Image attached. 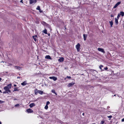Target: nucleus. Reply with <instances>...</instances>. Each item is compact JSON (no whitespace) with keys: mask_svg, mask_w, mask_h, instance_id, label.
<instances>
[{"mask_svg":"<svg viewBox=\"0 0 124 124\" xmlns=\"http://www.w3.org/2000/svg\"><path fill=\"white\" fill-rule=\"evenodd\" d=\"M14 86L15 87V86H16V85H15V84L14 85Z\"/></svg>","mask_w":124,"mask_h":124,"instance_id":"obj_44","label":"nucleus"},{"mask_svg":"<svg viewBox=\"0 0 124 124\" xmlns=\"http://www.w3.org/2000/svg\"><path fill=\"white\" fill-rule=\"evenodd\" d=\"M115 96H116V94H115V95H112V96H113V97Z\"/></svg>","mask_w":124,"mask_h":124,"instance_id":"obj_47","label":"nucleus"},{"mask_svg":"<svg viewBox=\"0 0 124 124\" xmlns=\"http://www.w3.org/2000/svg\"><path fill=\"white\" fill-rule=\"evenodd\" d=\"M27 84V81H24L23 83H21V85H22L24 86L26 85Z\"/></svg>","mask_w":124,"mask_h":124,"instance_id":"obj_13","label":"nucleus"},{"mask_svg":"<svg viewBox=\"0 0 124 124\" xmlns=\"http://www.w3.org/2000/svg\"><path fill=\"white\" fill-rule=\"evenodd\" d=\"M67 78H68V79H70L71 78V77H70V76H67Z\"/></svg>","mask_w":124,"mask_h":124,"instance_id":"obj_37","label":"nucleus"},{"mask_svg":"<svg viewBox=\"0 0 124 124\" xmlns=\"http://www.w3.org/2000/svg\"><path fill=\"white\" fill-rule=\"evenodd\" d=\"M32 38L34 39V40L35 41H36V38H37V36L36 35H35L34 36H33Z\"/></svg>","mask_w":124,"mask_h":124,"instance_id":"obj_17","label":"nucleus"},{"mask_svg":"<svg viewBox=\"0 0 124 124\" xmlns=\"http://www.w3.org/2000/svg\"><path fill=\"white\" fill-rule=\"evenodd\" d=\"M8 93V92H6V91H4V92H3V93Z\"/></svg>","mask_w":124,"mask_h":124,"instance_id":"obj_38","label":"nucleus"},{"mask_svg":"<svg viewBox=\"0 0 124 124\" xmlns=\"http://www.w3.org/2000/svg\"><path fill=\"white\" fill-rule=\"evenodd\" d=\"M121 121H122V122H124V118H123V119H122Z\"/></svg>","mask_w":124,"mask_h":124,"instance_id":"obj_40","label":"nucleus"},{"mask_svg":"<svg viewBox=\"0 0 124 124\" xmlns=\"http://www.w3.org/2000/svg\"><path fill=\"white\" fill-rule=\"evenodd\" d=\"M36 1V0H30V4H31L33 3H35Z\"/></svg>","mask_w":124,"mask_h":124,"instance_id":"obj_6","label":"nucleus"},{"mask_svg":"<svg viewBox=\"0 0 124 124\" xmlns=\"http://www.w3.org/2000/svg\"><path fill=\"white\" fill-rule=\"evenodd\" d=\"M75 84V83L72 82V83H69L68 85V87H70L71 86H73Z\"/></svg>","mask_w":124,"mask_h":124,"instance_id":"obj_8","label":"nucleus"},{"mask_svg":"<svg viewBox=\"0 0 124 124\" xmlns=\"http://www.w3.org/2000/svg\"><path fill=\"white\" fill-rule=\"evenodd\" d=\"M50 35V34H48V35Z\"/></svg>","mask_w":124,"mask_h":124,"instance_id":"obj_54","label":"nucleus"},{"mask_svg":"<svg viewBox=\"0 0 124 124\" xmlns=\"http://www.w3.org/2000/svg\"><path fill=\"white\" fill-rule=\"evenodd\" d=\"M108 117L109 118H110V119H109V120H110V118L112 117V116L110 115L109 116H108Z\"/></svg>","mask_w":124,"mask_h":124,"instance_id":"obj_31","label":"nucleus"},{"mask_svg":"<svg viewBox=\"0 0 124 124\" xmlns=\"http://www.w3.org/2000/svg\"><path fill=\"white\" fill-rule=\"evenodd\" d=\"M108 69V68L107 67H106L105 68H104L103 69H104V70H107Z\"/></svg>","mask_w":124,"mask_h":124,"instance_id":"obj_32","label":"nucleus"},{"mask_svg":"<svg viewBox=\"0 0 124 124\" xmlns=\"http://www.w3.org/2000/svg\"><path fill=\"white\" fill-rule=\"evenodd\" d=\"M80 44L78 43L76 46V48L77 49V51H78L80 50Z\"/></svg>","mask_w":124,"mask_h":124,"instance_id":"obj_3","label":"nucleus"},{"mask_svg":"<svg viewBox=\"0 0 124 124\" xmlns=\"http://www.w3.org/2000/svg\"><path fill=\"white\" fill-rule=\"evenodd\" d=\"M15 68L18 70H21V68L19 66H15Z\"/></svg>","mask_w":124,"mask_h":124,"instance_id":"obj_15","label":"nucleus"},{"mask_svg":"<svg viewBox=\"0 0 124 124\" xmlns=\"http://www.w3.org/2000/svg\"><path fill=\"white\" fill-rule=\"evenodd\" d=\"M103 67V66L102 65H100V66L99 67V68L101 70V71H103L104 70V69H102V68Z\"/></svg>","mask_w":124,"mask_h":124,"instance_id":"obj_18","label":"nucleus"},{"mask_svg":"<svg viewBox=\"0 0 124 124\" xmlns=\"http://www.w3.org/2000/svg\"><path fill=\"white\" fill-rule=\"evenodd\" d=\"M120 97H121V98H122V97L121 96H119V98H120Z\"/></svg>","mask_w":124,"mask_h":124,"instance_id":"obj_51","label":"nucleus"},{"mask_svg":"<svg viewBox=\"0 0 124 124\" xmlns=\"http://www.w3.org/2000/svg\"><path fill=\"white\" fill-rule=\"evenodd\" d=\"M49 78L50 79H53L54 81H55L57 80V78L54 76L49 77Z\"/></svg>","mask_w":124,"mask_h":124,"instance_id":"obj_4","label":"nucleus"},{"mask_svg":"<svg viewBox=\"0 0 124 124\" xmlns=\"http://www.w3.org/2000/svg\"><path fill=\"white\" fill-rule=\"evenodd\" d=\"M120 15H121L122 17L124 16V12L123 11H121L120 12Z\"/></svg>","mask_w":124,"mask_h":124,"instance_id":"obj_20","label":"nucleus"},{"mask_svg":"<svg viewBox=\"0 0 124 124\" xmlns=\"http://www.w3.org/2000/svg\"><path fill=\"white\" fill-rule=\"evenodd\" d=\"M0 124H1V122H0Z\"/></svg>","mask_w":124,"mask_h":124,"instance_id":"obj_50","label":"nucleus"},{"mask_svg":"<svg viewBox=\"0 0 124 124\" xmlns=\"http://www.w3.org/2000/svg\"><path fill=\"white\" fill-rule=\"evenodd\" d=\"M82 115L83 116L84 115V113H83L82 114Z\"/></svg>","mask_w":124,"mask_h":124,"instance_id":"obj_46","label":"nucleus"},{"mask_svg":"<svg viewBox=\"0 0 124 124\" xmlns=\"http://www.w3.org/2000/svg\"><path fill=\"white\" fill-rule=\"evenodd\" d=\"M115 23L116 25H117L118 24V19L116 18H115Z\"/></svg>","mask_w":124,"mask_h":124,"instance_id":"obj_19","label":"nucleus"},{"mask_svg":"<svg viewBox=\"0 0 124 124\" xmlns=\"http://www.w3.org/2000/svg\"><path fill=\"white\" fill-rule=\"evenodd\" d=\"M17 100V99H14V101H15V100Z\"/></svg>","mask_w":124,"mask_h":124,"instance_id":"obj_45","label":"nucleus"},{"mask_svg":"<svg viewBox=\"0 0 124 124\" xmlns=\"http://www.w3.org/2000/svg\"><path fill=\"white\" fill-rule=\"evenodd\" d=\"M111 17H114V16L112 15H111Z\"/></svg>","mask_w":124,"mask_h":124,"instance_id":"obj_41","label":"nucleus"},{"mask_svg":"<svg viewBox=\"0 0 124 124\" xmlns=\"http://www.w3.org/2000/svg\"><path fill=\"white\" fill-rule=\"evenodd\" d=\"M120 14H118L117 16V19H119V17H120Z\"/></svg>","mask_w":124,"mask_h":124,"instance_id":"obj_26","label":"nucleus"},{"mask_svg":"<svg viewBox=\"0 0 124 124\" xmlns=\"http://www.w3.org/2000/svg\"><path fill=\"white\" fill-rule=\"evenodd\" d=\"M1 78H0V81L1 80Z\"/></svg>","mask_w":124,"mask_h":124,"instance_id":"obj_48","label":"nucleus"},{"mask_svg":"<svg viewBox=\"0 0 124 124\" xmlns=\"http://www.w3.org/2000/svg\"><path fill=\"white\" fill-rule=\"evenodd\" d=\"M87 34H84L83 35V38L84 40H85L86 39V38H87Z\"/></svg>","mask_w":124,"mask_h":124,"instance_id":"obj_14","label":"nucleus"},{"mask_svg":"<svg viewBox=\"0 0 124 124\" xmlns=\"http://www.w3.org/2000/svg\"><path fill=\"white\" fill-rule=\"evenodd\" d=\"M49 103L50 102L49 101H48L47 102L46 105H48Z\"/></svg>","mask_w":124,"mask_h":124,"instance_id":"obj_35","label":"nucleus"},{"mask_svg":"<svg viewBox=\"0 0 124 124\" xmlns=\"http://www.w3.org/2000/svg\"><path fill=\"white\" fill-rule=\"evenodd\" d=\"M20 2L23 3V0H21L20 1Z\"/></svg>","mask_w":124,"mask_h":124,"instance_id":"obj_42","label":"nucleus"},{"mask_svg":"<svg viewBox=\"0 0 124 124\" xmlns=\"http://www.w3.org/2000/svg\"><path fill=\"white\" fill-rule=\"evenodd\" d=\"M45 58L47 59H51V58L50 56L49 55H46L45 57Z\"/></svg>","mask_w":124,"mask_h":124,"instance_id":"obj_16","label":"nucleus"},{"mask_svg":"<svg viewBox=\"0 0 124 124\" xmlns=\"http://www.w3.org/2000/svg\"><path fill=\"white\" fill-rule=\"evenodd\" d=\"M12 84H10L8 85H7L5 86L6 87H7V88H8L9 89H10L11 88V86Z\"/></svg>","mask_w":124,"mask_h":124,"instance_id":"obj_11","label":"nucleus"},{"mask_svg":"<svg viewBox=\"0 0 124 124\" xmlns=\"http://www.w3.org/2000/svg\"><path fill=\"white\" fill-rule=\"evenodd\" d=\"M51 92L54 93V94H56V95H57V94L55 92V90H52L51 91Z\"/></svg>","mask_w":124,"mask_h":124,"instance_id":"obj_23","label":"nucleus"},{"mask_svg":"<svg viewBox=\"0 0 124 124\" xmlns=\"http://www.w3.org/2000/svg\"><path fill=\"white\" fill-rule=\"evenodd\" d=\"M84 75V74H81V75Z\"/></svg>","mask_w":124,"mask_h":124,"instance_id":"obj_53","label":"nucleus"},{"mask_svg":"<svg viewBox=\"0 0 124 124\" xmlns=\"http://www.w3.org/2000/svg\"><path fill=\"white\" fill-rule=\"evenodd\" d=\"M43 93V91L40 90H38L37 89H35L34 90V93L36 95H37L39 93L40 94H42Z\"/></svg>","mask_w":124,"mask_h":124,"instance_id":"obj_1","label":"nucleus"},{"mask_svg":"<svg viewBox=\"0 0 124 124\" xmlns=\"http://www.w3.org/2000/svg\"><path fill=\"white\" fill-rule=\"evenodd\" d=\"M117 95V96H118V97L119 96V95Z\"/></svg>","mask_w":124,"mask_h":124,"instance_id":"obj_52","label":"nucleus"},{"mask_svg":"<svg viewBox=\"0 0 124 124\" xmlns=\"http://www.w3.org/2000/svg\"><path fill=\"white\" fill-rule=\"evenodd\" d=\"M26 111L28 113H31L33 112V111L30 108L26 110Z\"/></svg>","mask_w":124,"mask_h":124,"instance_id":"obj_7","label":"nucleus"},{"mask_svg":"<svg viewBox=\"0 0 124 124\" xmlns=\"http://www.w3.org/2000/svg\"><path fill=\"white\" fill-rule=\"evenodd\" d=\"M44 33L46 34H47V30L45 29L44 31H43Z\"/></svg>","mask_w":124,"mask_h":124,"instance_id":"obj_25","label":"nucleus"},{"mask_svg":"<svg viewBox=\"0 0 124 124\" xmlns=\"http://www.w3.org/2000/svg\"><path fill=\"white\" fill-rule=\"evenodd\" d=\"M42 24L46 26H49V25L46 23L44 21H43L41 22Z\"/></svg>","mask_w":124,"mask_h":124,"instance_id":"obj_10","label":"nucleus"},{"mask_svg":"<svg viewBox=\"0 0 124 124\" xmlns=\"http://www.w3.org/2000/svg\"><path fill=\"white\" fill-rule=\"evenodd\" d=\"M20 78V77H17V79H18V78Z\"/></svg>","mask_w":124,"mask_h":124,"instance_id":"obj_43","label":"nucleus"},{"mask_svg":"<svg viewBox=\"0 0 124 124\" xmlns=\"http://www.w3.org/2000/svg\"><path fill=\"white\" fill-rule=\"evenodd\" d=\"M40 7L39 6H38L37 7V8H36V9L38 10H40Z\"/></svg>","mask_w":124,"mask_h":124,"instance_id":"obj_27","label":"nucleus"},{"mask_svg":"<svg viewBox=\"0 0 124 124\" xmlns=\"http://www.w3.org/2000/svg\"><path fill=\"white\" fill-rule=\"evenodd\" d=\"M7 87H4V89L6 91V92H8L7 93H8V92L9 93H10L11 92V91L9 90L10 89H9L8 88H7Z\"/></svg>","mask_w":124,"mask_h":124,"instance_id":"obj_2","label":"nucleus"},{"mask_svg":"<svg viewBox=\"0 0 124 124\" xmlns=\"http://www.w3.org/2000/svg\"><path fill=\"white\" fill-rule=\"evenodd\" d=\"M64 60V58L63 57H61L60 58L58 59V61L59 62H62Z\"/></svg>","mask_w":124,"mask_h":124,"instance_id":"obj_9","label":"nucleus"},{"mask_svg":"<svg viewBox=\"0 0 124 124\" xmlns=\"http://www.w3.org/2000/svg\"><path fill=\"white\" fill-rule=\"evenodd\" d=\"M109 22L110 23V25H111V26L112 27V25L113 24V22L112 21H109Z\"/></svg>","mask_w":124,"mask_h":124,"instance_id":"obj_22","label":"nucleus"},{"mask_svg":"<svg viewBox=\"0 0 124 124\" xmlns=\"http://www.w3.org/2000/svg\"><path fill=\"white\" fill-rule=\"evenodd\" d=\"M98 50L99 51L103 53H105L104 49L103 48H98Z\"/></svg>","mask_w":124,"mask_h":124,"instance_id":"obj_5","label":"nucleus"},{"mask_svg":"<svg viewBox=\"0 0 124 124\" xmlns=\"http://www.w3.org/2000/svg\"><path fill=\"white\" fill-rule=\"evenodd\" d=\"M39 10V12H40V13H42L43 12V11H42L41 10V9H40V10Z\"/></svg>","mask_w":124,"mask_h":124,"instance_id":"obj_39","label":"nucleus"},{"mask_svg":"<svg viewBox=\"0 0 124 124\" xmlns=\"http://www.w3.org/2000/svg\"><path fill=\"white\" fill-rule=\"evenodd\" d=\"M48 105H46L45 107V109H48Z\"/></svg>","mask_w":124,"mask_h":124,"instance_id":"obj_28","label":"nucleus"},{"mask_svg":"<svg viewBox=\"0 0 124 124\" xmlns=\"http://www.w3.org/2000/svg\"><path fill=\"white\" fill-rule=\"evenodd\" d=\"M104 123V121L103 120L101 121V123L100 124H103Z\"/></svg>","mask_w":124,"mask_h":124,"instance_id":"obj_29","label":"nucleus"},{"mask_svg":"<svg viewBox=\"0 0 124 124\" xmlns=\"http://www.w3.org/2000/svg\"><path fill=\"white\" fill-rule=\"evenodd\" d=\"M35 105L34 103H31L29 105V106L30 108H32L33 107L35 106Z\"/></svg>","mask_w":124,"mask_h":124,"instance_id":"obj_12","label":"nucleus"},{"mask_svg":"<svg viewBox=\"0 0 124 124\" xmlns=\"http://www.w3.org/2000/svg\"><path fill=\"white\" fill-rule=\"evenodd\" d=\"M19 105H20L19 104H17L15 105L14 106L16 107H18V106H19Z\"/></svg>","mask_w":124,"mask_h":124,"instance_id":"obj_33","label":"nucleus"},{"mask_svg":"<svg viewBox=\"0 0 124 124\" xmlns=\"http://www.w3.org/2000/svg\"><path fill=\"white\" fill-rule=\"evenodd\" d=\"M81 0V2H80V3L81 4H83L84 3H82V1H83H83L84 2H85L86 0Z\"/></svg>","mask_w":124,"mask_h":124,"instance_id":"obj_21","label":"nucleus"},{"mask_svg":"<svg viewBox=\"0 0 124 124\" xmlns=\"http://www.w3.org/2000/svg\"><path fill=\"white\" fill-rule=\"evenodd\" d=\"M118 5L116 4L114 6L113 8H116L117 6Z\"/></svg>","mask_w":124,"mask_h":124,"instance_id":"obj_30","label":"nucleus"},{"mask_svg":"<svg viewBox=\"0 0 124 124\" xmlns=\"http://www.w3.org/2000/svg\"><path fill=\"white\" fill-rule=\"evenodd\" d=\"M121 3V2L119 1L118 2H117L116 4L117 5H119Z\"/></svg>","mask_w":124,"mask_h":124,"instance_id":"obj_34","label":"nucleus"},{"mask_svg":"<svg viewBox=\"0 0 124 124\" xmlns=\"http://www.w3.org/2000/svg\"><path fill=\"white\" fill-rule=\"evenodd\" d=\"M19 90L17 89L16 87H15L14 88V90H13V91H18Z\"/></svg>","mask_w":124,"mask_h":124,"instance_id":"obj_24","label":"nucleus"},{"mask_svg":"<svg viewBox=\"0 0 124 124\" xmlns=\"http://www.w3.org/2000/svg\"><path fill=\"white\" fill-rule=\"evenodd\" d=\"M0 92L1 93H2V92L0 90Z\"/></svg>","mask_w":124,"mask_h":124,"instance_id":"obj_49","label":"nucleus"},{"mask_svg":"<svg viewBox=\"0 0 124 124\" xmlns=\"http://www.w3.org/2000/svg\"><path fill=\"white\" fill-rule=\"evenodd\" d=\"M4 102V101H2L0 100V104H2Z\"/></svg>","mask_w":124,"mask_h":124,"instance_id":"obj_36","label":"nucleus"}]
</instances>
